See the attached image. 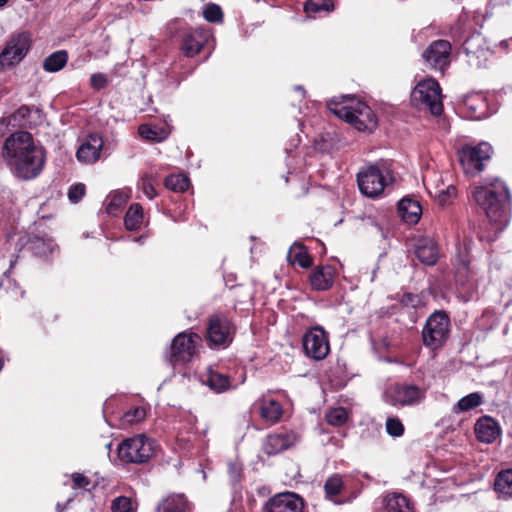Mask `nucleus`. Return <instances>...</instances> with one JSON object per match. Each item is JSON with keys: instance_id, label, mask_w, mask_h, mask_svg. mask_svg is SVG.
<instances>
[{"instance_id": "24", "label": "nucleus", "mask_w": 512, "mask_h": 512, "mask_svg": "<svg viewBox=\"0 0 512 512\" xmlns=\"http://www.w3.org/2000/svg\"><path fill=\"white\" fill-rule=\"evenodd\" d=\"M260 416L269 423H276L280 420L283 410L281 404L269 396H263L256 402Z\"/></svg>"}, {"instance_id": "18", "label": "nucleus", "mask_w": 512, "mask_h": 512, "mask_svg": "<svg viewBox=\"0 0 512 512\" xmlns=\"http://www.w3.org/2000/svg\"><path fill=\"white\" fill-rule=\"evenodd\" d=\"M303 509L302 498L292 492L279 493L264 505V512H303Z\"/></svg>"}, {"instance_id": "55", "label": "nucleus", "mask_w": 512, "mask_h": 512, "mask_svg": "<svg viewBox=\"0 0 512 512\" xmlns=\"http://www.w3.org/2000/svg\"><path fill=\"white\" fill-rule=\"evenodd\" d=\"M143 239V237H139L137 239H135L136 241H141Z\"/></svg>"}, {"instance_id": "30", "label": "nucleus", "mask_w": 512, "mask_h": 512, "mask_svg": "<svg viewBox=\"0 0 512 512\" xmlns=\"http://www.w3.org/2000/svg\"><path fill=\"white\" fill-rule=\"evenodd\" d=\"M190 505L184 495L171 494L157 506V512H189Z\"/></svg>"}, {"instance_id": "9", "label": "nucleus", "mask_w": 512, "mask_h": 512, "mask_svg": "<svg viewBox=\"0 0 512 512\" xmlns=\"http://www.w3.org/2000/svg\"><path fill=\"white\" fill-rule=\"evenodd\" d=\"M426 398V388L408 383L391 384L385 389L384 400L395 407L417 406Z\"/></svg>"}, {"instance_id": "21", "label": "nucleus", "mask_w": 512, "mask_h": 512, "mask_svg": "<svg viewBox=\"0 0 512 512\" xmlns=\"http://www.w3.org/2000/svg\"><path fill=\"white\" fill-rule=\"evenodd\" d=\"M209 38L204 29H195L184 35L181 49L187 57H193L200 52Z\"/></svg>"}, {"instance_id": "32", "label": "nucleus", "mask_w": 512, "mask_h": 512, "mask_svg": "<svg viewBox=\"0 0 512 512\" xmlns=\"http://www.w3.org/2000/svg\"><path fill=\"white\" fill-rule=\"evenodd\" d=\"M494 489L500 498L512 497V469L502 471L495 479Z\"/></svg>"}, {"instance_id": "1", "label": "nucleus", "mask_w": 512, "mask_h": 512, "mask_svg": "<svg viewBox=\"0 0 512 512\" xmlns=\"http://www.w3.org/2000/svg\"><path fill=\"white\" fill-rule=\"evenodd\" d=\"M1 156L10 172L25 181L36 178L46 160L44 148L27 131L10 134L4 140Z\"/></svg>"}, {"instance_id": "39", "label": "nucleus", "mask_w": 512, "mask_h": 512, "mask_svg": "<svg viewBox=\"0 0 512 512\" xmlns=\"http://www.w3.org/2000/svg\"><path fill=\"white\" fill-rule=\"evenodd\" d=\"M164 184L169 190L174 192H184L189 188L190 180L182 174L170 175L165 178Z\"/></svg>"}, {"instance_id": "50", "label": "nucleus", "mask_w": 512, "mask_h": 512, "mask_svg": "<svg viewBox=\"0 0 512 512\" xmlns=\"http://www.w3.org/2000/svg\"><path fill=\"white\" fill-rule=\"evenodd\" d=\"M108 84V79L103 73H94L90 77V85L95 90H101Z\"/></svg>"}, {"instance_id": "22", "label": "nucleus", "mask_w": 512, "mask_h": 512, "mask_svg": "<svg viewBox=\"0 0 512 512\" xmlns=\"http://www.w3.org/2000/svg\"><path fill=\"white\" fill-rule=\"evenodd\" d=\"M200 381L216 393H222L234 387L228 375L211 367L201 375Z\"/></svg>"}, {"instance_id": "11", "label": "nucleus", "mask_w": 512, "mask_h": 512, "mask_svg": "<svg viewBox=\"0 0 512 512\" xmlns=\"http://www.w3.org/2000/svg\"><path fill=\"white\" fill-rule=\"evenodd\" d=\"M31 46V36L28 32L13 33L7 39L0 53V68L12 67L21 62Z\"/></svg>"}, {"instance_id": "51", "label": "nucleus", "mask_w": 512, "mask_h": 512, "mask_svg": "<svg viewBox=\"0 0 512 512\" xmlns=\"http://www.w3.org/2000/svg\"><path fill=\"white\" fill-rule=\"evenodd\" d=\"M73 488L75 489H86L91 484V480L81 473L72 474Z\"/></svg>"}, {"instance_id": "14", "label": "nucleus", "mask_w": 512, "mask_h": 512, "mask_svg": "<svg viewBox=\"0 0 512 512\" xmlns=\"http://www.w3.org/2000/svg\"><path fill=\"white\" fill-rule=\"evenodd\" d=\"M234 333V326L225 315H213L210 317L207 327V338L211 345L227 346Z\"/></svg>"}, {"instance_id": "3", "label": "nucleus", "mask_w": 512, "mask_h": 512, "mask_svg": "<svg viewBox=\"0 0 512 512\" xmlns=\"http://www.w3.org/2000/svg\"><path fill=\"white\" fill-rule=\"evenodd\" d=\"M393 181L391 164L386 160H379L374 164L364 166L357 173L359 190L369 198H377L382 195L385 188Z\"/></svg>"}, {"instance_id": "33", "label": "nucleus", "mask_w": 512, "mask_h": 512, "mask_svg": "<svg viewBox=\"0 0 512 512\" xmlns=\"http://www.w3.org/2000/svg\"><path fill=\"white\" fill-rule=\"evenodd\" d=\"M483 402V395L480 392H473L459 399L458 402L453 406L452 411L455 414L468 412L482 405Z\"/></svg>"}, {"instance_id": "54", "label": "nucleus", "mask_w": 512, "mask_h": 512, "mask_svg": "<svg viewBox=\"0 0 512 512\" xmlns=\"http://www.w3.org/2000/svg\"><path fill=\"white\" fill-rule=\"evenodd\" d=\"M9 0H0V8L4 7Z\"/></svg>"}, {"instance_id": "27", "label": "nucleus", "mask_w": 512, "mask_h": 512, "mask_svg": "<svg viewBox=\"0 0 512 512\" xmlns=\"http://www.w3.org/2000/svg\"><path fill=\"white\" fill-rule=\"evenodd\" d=\"M398 212L404 222L416 224L420 220L422 208L418 201L405 197L398 204Z\"/></svg>"}, {"instance_id": "20", "label": "nucleus", "mask_w": 512, "mask_h": 512, "mask_svg": "<svg viewBox=\"0 0 512 512\" xmlns=\"http://www.w3.org/2000/svg\"><path fill=\"white\" fill-rule=\"evenodd\" d=\"M334 278L335 269L332 266H317L311 271L309 282L313 290L325 291L333 286Z\"/></svg>"}, {"instance_id": "31", "label": "nucleus", "mask_w": 512, "mask_h": 512, "mask_svg": "<svg viewBox=\"0 0 512 512\" xmlns=\"http://www.w3.org/2000/svg\"><path fill=\"white\" fill-rule=\"evenodd\" d=\"M171 130L168 125L160 126V125H151V124H142L138 128V134L140 137L146 141L151 142H162L164 141L170 134Z\"/></svg>"}, {"instance_id": "36", "label": "nucleus", "mask_w": 512, "mask_h": 512, "mask_svg": "<svg viewBox=\"0 0 512 512\" xmlns=\"http://www.w3.org/2000/svg\"><path fill=\"white\" fill-rule=\"evenodd\" d=\"M143 222V209L138 203L132 204L124 217V224L127 230H137Z\"/></svg>"}, {"instance_id": "28", "label": "nucleus", "mask_w": 512, "mask_h": 512, "mask_svg": "<svg viewBox=\"0 0 512 512\" xmlns=\"http://www.w3.org/2000/svg\"><path fill=\"white\" fill-rule=\"evenodd\" d=\"M293 437L288 433H275L267 436L264 444L263 451L267 455H275L291 446Z\"/></svg>"}, {"instance_id": "8", "label": "nucleus", "mask_w": 512, "mask_h": 512, "mask_svg": "<svg viewBox=\"0 0 512 512\" xmlns=\"http://www.w3.org/2000/svg\"><path fill=\"white\" fill-rule=\"evenodd\" d=\"M450 332V319L444 311L431 314L422 330L423 343L426 347L437 350L447 341Z\"/></svg>"}, {"instance_id": "46", "label": "nucleus", "mask_w": 512, "mask_h": 512, "mask_svg": "<svg viewBox=\"0 0 512 512\" xmlns=\"http://www.w3.org/2000/svg\"><path fill=\"white\" fill-rule=\"evenodd\" d=\"M203 16L208 22H219L222 20V10L216 4H208L204 11Z\"/></svg>"}, {"instance_id": "44", "label": "nucleus", "mask_w": 512, "mask_h": 512, "mask_svg": "<svg viewBox=\"0 0 512 512\" xmlns=\"http://www.w3.org/2000/svg\"><path fill=\"white\" fill-rule=\"evenodd\" d=\"M386 432L392 437H400L404 434V425L398 417H389L385 424Z\"/></svg>"}, {"instance_id": "52", "label": "nucleus", "mask_w": 512, "mask_h": 512, "mask_svg": "<svg viewBox=\"0 0 512 512\" xmlns=\"http://www.w3.org/2000/svg\"><path fill=\"white\" fill-rule=\"evenodd\" d=\"M228 472L232 479V481L236 482L239 480L241 468L236 463H229L228 465Z\"/></svg>"}, {"instance_id": "23", "label": "nucleus", "mask_w": 512, "mask_h": 512, "mask_svg": "<svg viewBox=\"0 0 512 512\" xmlns=\"http://www.w3.org/2000/svg\"><path fill=\"white\" fill-rule=\"evenodd\" d=\"M424 185L429 194L441 205H447L456 196V188L452 184L445 185L443 181L431 182L426 177Z\"/></svg>"}, {"instance_id": "45", "label": "nucleus", "mask_w": 512, "mask_h": 512, "mask_svg": "<svg viewBox=\"0 0 512 512\" xmlns=\"http://www.w3.org/2000/svg\"><path fill=\"white\" fill-rule=\"evenodd\" d=\"M112 512H135L132 501L125 496L117 497L112 501Z\"/></svg>"}, {"instance_id": "34", "label": "nucleus", "mask_w": 512, "mask_h": 512, "mask_svg": "<svg viewBox=\"0 0 512 512\" xmlns=\"http://www.w3.org/2000/svg\"><path fill=\"white\" fill-rule=\"evenodd\" d=\"M287 259L292 264H297L302 268H309L312 265V258L307 253V250L303 245L298 243H294L290 247Z\"/></svg>"}, {"instance_id": "35", "label": "nucleus", "mask_w": 512, "mask_h": 512, "mask_svg": "<svg viewBox=\"0 0 512 512\" xmlns=\"http://www.w3.org/2000/svg\"><path fill=\"white\" fill-rule=\"evenodd\" d=\"M31 115V109L23 105L7 118V126L12 128H30L31 122L28 118Z\"/></svg>"}, {"instance_id": "26", "label": "nucleus", "mask_w": 512, "mask_h": 512, "mask_svg": "<svg viewBox=\"0 0 512 512\" xmlns=\"http://www.w3.org/2000/svg\"><path fill=\"white\" fill-rule=\"evenodd\" d=\"M416 256L424 265H434L438 259V247L436 242L430 238L419 240L416 250Z\"/></svg>"}, {"instance_id": "40", "label": "nucleus", "mask_w": 512, "mask_h": 512, "mask_svg": "<svg viewBox=\"0 0 512 512\" xmlns=\"http://www.w3.org/2000/svg\"><path fill=\"white\" fill-rule=\"evenodd\" d=\"M129 196L124 191H114L107 198L106 210L108 213L118 211L128 200Z\"/></svg>"}, {"instance_id": "10", "label": "nucleus", "mask_w": 512, "mask_h": 512, "mask_svg": "<svg viewBox=\"0 0 512 512\" xmlns=\"http://www.w3.org/2000/svg\"><path fill=\"white\" fill-rule=\"evenodd\" d=\"M153 453L154 442L144 435L125 439L118 446V457L126 463H144L152 457Z\"/></svg>"}, {"instance_id": "29", "label": "nucleus", "mask_w": 512, "mask_h": 512, "mask_svg": "<svg viewBox=\"0 0 512 512\" xmlns=\"http://www.w3.org/2000/svg\"><path fill=\"white\" fill-rule=\"evenodd\" d=\"M25 244L29 250L39 256L52 254L57 248L53 239L48 236H29Z\"/></svg>"}, {"instance_id": "5", "label": "nucleus", "mask_w": 512, "mask_h": 512, "mask_svg": "<svg viewBox=\"0 0 512 512\" xmlns=\"http://www.w3.org/2000/svg\"><path fill=\"white\" fill-rule=\"evenodd\" d=\"M201 337L193 332H181L172 341L170 350L166 353V360L174 368L184 366L199 354Z\"/></svg>"}, {"instance_id": "7", "label": "nucleus", "mask_w": 512, "mask_h": 512, "mask_svg": "<svg viewBox=\"0 0 512 512\" xmlns=\"http://www.w3.org/2000/svg\"><path fill=\"white\" fill-rule=\"evenodd\" d=\"M453 264L458 292L464 301H469L478 289V278L477 272L470 267V258L466 248L458 251Z\"/></svg>"}, {"instance_id": "38", "label": "nucleus", "mask_w": 512, "mask_h": 512, "mask_svg": "<svg viewBox=\"0 0 512 512\" xmlns=\"http://www.w3.org/2000/svg\"><path fill=\"white\" fill-rule=\"evenodd\" d=\"M344 487L343 479L340 475L334 474L330 476L324 484V491L326 497L329 500L334 501V498L338 496Z\"/></svg>"}, {"instance_id": "53", "label": "nucleus", "mask_w": 512, "mask_h": 512, "mask_svg": "<svg viewBox=\"0 0 512 512\" xmlns=\"http://www.w3.org/2000/svg\"><path fill=\"white\" fill-rule=\"evenodd\" d=\"M296 91L300 92L301 96L304 97L305 96V90L303 89L302 86H297L295 88Z\"/></svg>"}, {"instance_id": "49", "label": "nucleus", "mask_w": 512, "mask_h": 512, "mask_svg": "<svg viewBox=\"0 0 512 512\" xmlns=\"http://www.w3.org/2000/svg\"><path fill=\"white\" fill-rule=\"evenodd\" d=\"M140 186L148 199H153L156 197L157 192L150 176H143L140 182Z\"/></svg>"}, {"instance_id": "37", "label": "nucleus", "mask_w": 512, "mask_h": 512, "mask_svg": "<svg viewBox=\"0 0 512 512\" xmlns=\"http://www.w3.org/2000/svg\"><path fill=\"white\" fill-rule=\"evenodd\" d=\"M67 61L68 54L66 51H56L44 60L43 68L47 72H58L66 65Z\"/></svg>"}, {"instance_id": "42", "label": "nucleus", "mask_w": 512, "mask_h": 512, "mask_svg": "<svg viewBox=\"0 0 512 512\" xmlns=\"http://www.w3.org/2000/svg\"><path fill=\"white\" fill-rule=\"evenodd\" d=\"M348 414L345 408L337 407L326 414V421L332 426H341L347 421Z\"/></svg>"}, {"instance_id": "16", "label": "nucleus", "mask_w": 512, "mask_h": 512, "mask_svg": "<svg viewBox=\"0 0 512 512\" xmlns=\"http://www.w3.org/2000/svg\"><path fill=\"white\" fill-rule=\"evenodd\" d=\"M104 148V140L97 133L87 135L82 139L77 151V160L85 165H91L100 160Z\"/></svg>"}, {"instance_id": "47", "label": "nucleus", "mask_w": 512, "mask_h": 512, "mask_svg": "<svg viewBox=\"0 0 512 512\" xmlns=\"http://www.w3.org/2000/svg\"><path fill=\"white\" fill-rule=\"evenodd\" d=\"M401 303L405 306L418 308L425 305V300L421 294L405 293L401 298Z\"/></svg>"}, {"instance_id": "15", "label": "nucleus", "mask_w": 512, "mask_h": 512, "mask_svg": "<svg viewBox=\"0 0 512 512\" xmlns=\"http://www.w3.org/2000/svg\"><path fill=\"white\" fill-rule=\"evenodd\" d=\"M462 51L467 57V63L476 68L486 65L491 51L485 45V39L480 33L469 36L462 45Z\"/></svg>"}, {"instance_id": "25", "label": "nucleus", "mask_w": 512, "mask_h": 512, "mask_svg": "<svg viewBox=\"0 0 512 512\" xmlns=\"http://www.w3.org/2000/svg\"><path fill=\"white\" fill-rule=\"evenodd\" d=\"M388 512H413L414 507L410 499L399 492H388L382 500Z\"/></svg>"}, {"instance_id": "19", "label": "nucleus", "mask_w": 512, "mask_h": 512, "mask_svg": "<svg viewBox=\"0 0 512 512\" xmlns=\"http://www.w3.org/2000/svg\"><path fill=\"white\" fill-rule=\"evenodd\" d=\"M474 432L478 441L491 444L500 436L501 428L494 418L482 416L476 421Z\"/></svg>"}, {"instance_id": "6", "label": "nucleus", "mask_w": 512, "mask_h": 512, "mask_svg": "<svg viewBox=\"0 0 512 512\" xmlns=\"http://www.w3.org/2000/svg\"><path fill=\"white\" fill-rule=\"evenodd\" d=\"M411 104L418 110H428L433 115H440L443 112V103L439 83L432 78L420 81L411 92Z\"/></svg>"}, {"instance_id": "13", "label": "nucleus", "mask_w": 512, "mask_h": 512, "mask_svg": "<svg viewBox=\"0 0 512 512\" xmlns=\"http://www.w3.org/2000/svg\"><path fill=\"white\" fill-rule=\"evenodd\" d=\"M302 343L305 355L313 360H323L330 351L328 335L320 326L308 329Z\"/></svg>"}, {"instance_id": "17", "label": "nucleus", "mask_w": 512, "mask_h": 512, "mask_svg": "<svg viewBox=\"0 0 512 512\" xmlns=\"http://www.w3.org/2000/svg\"><path fill=\"white\" fill-rule=\"evenodd\" d=\"M451 44L446 40L432 42L423 53L425 61L435 70L443 72L450 64Z\"/></svg>"}, {"instance_id": "48", "label": "nucleus", "mask_w": 512, "mask_h": 512, "mask_svg": "<svg viewBox=\"0 0 512 512\" xmlns=\"http://www.w3.org/2000/svg\"><path fill=\"white\" fill-rule=\"evenodd\" d=\"M86 187L83 183L72 185L68 190V198L72 203H78L85 195Z\"/></svg>"}, {"instance_id": "4", "label": "nucleus", "mask_w": 512, "mask_h": 512, "mask_svg": "<svg viewBox=\"0 0 512 512\" xmlns=\"http://www.w3.org/2000/svg\"><path fill=\"white\" fill-rule=\"evenodd\" d=\"M328 108L339 118L353 125L359 131L372 132L378 124L377 117L372 109L362 101H349L344 103L328 102Z\"/></svg>"}, {"instance_id": "41", "label": "nucleus", "mask_w": 512, "mask_h": 512, "mask_svg": "<svg viewBox=\"0 0 512 512\" xmlns=\"http://www.w3.org/2000/svg\"><path fill=\"white\" fill-rule=\"evenodd\" d=\"M334 9L332 0H308L305 4L306 13H317L320 11L330 12Z\"/></svg>"}, {"instance_id": "2", "label": "nucleus", "mask_w": 512, "mask_h": 512, "mask_svg": "<svg viewBox=\"0 0 512 512\" xmlns=\"http://www.w3.org/2000/svg\"><path fill=\"white\" fill-rule=\"evenodd\" d=\"M470 193L473 201L485 212L491 222L499 228L508 223L512 202L510 192L503 181L494 179L474 184Z\"/></svg>"}, {"instance_id": "12", "label": "nucleus", "mask_w": 512, "mask_h": 512, "mask_svg": "<svg viewBox=\"0 0 512 512\" xmlns=\"http://www.w3.org/2000/svg\"><path fill=\"white\" fill-rule=\"evenodd\" d=\"M492 147L486 142L476 146H465L459 153L460 165L468 176H476L484 168L485 161L489 160Z\"/></svg>"}, {"instance_id": "43", "label": "nucleus", "mask_w": 512, "mask_h": 512, "mask_svg": "<svg viewBox=\"0 0 512 512\" xmlns=\"http://www.w3.org/2000/svg\"><path fill=\"white\" fill-rule=\"evenodd\" d=\"M146 417V410L143 407H134L128 410L122 417L123 424L133 425L141 422Z\"/></svg>"}]
</instances>
